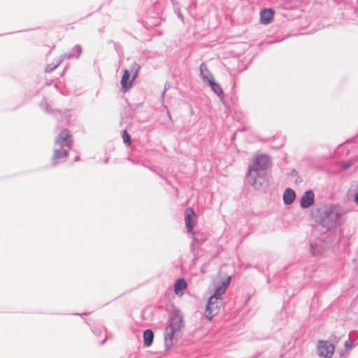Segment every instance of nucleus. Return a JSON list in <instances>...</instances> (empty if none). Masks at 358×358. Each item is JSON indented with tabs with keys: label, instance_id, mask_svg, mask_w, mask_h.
Masks as SVG:
<instances>
[{
	"label": "nucleus",
	"instance_id": "nucleus-44",
	"mask_svg": "<svg viewBox=\"0 0 358 358\" xmlns=\"http://www.w3.org/2000/svg\"><path fill=\"white\" fill-rule=\"evenodd\" d=\"M73 315H80V314L78 313H73Z\"/></svg>",
	"mask_w": 358,
	"mask_h": 358
},
{
	"label": "nucleus",
	"instance_id": "nucleus-7",
	"mask_svg": "<svg viewBox=\"0 0 358 358\" xmlns=\"http://www.w3.org/2000/svg\"><path fill=\"white\" fill-rule=\"evenodd\" d=\"M327 248V243L322 238H316L310 243V252L313 257L320 256Z\"/></svg>",
	"mask_w": 358,
	"mask_h": 358
},
{
	"label": "nucleus",
	"instance_id": "nucleus-30",
	"mask_svg": "<svg viewBox=\"0 0 358 358\" xmlns=\"http://www.w3.org/2000/svg\"><path fill=\"white\" fill-rule=\"evenodd\" d=\"M150 169L152 171L155 172L157 174H158L161 178H162V176H164L163 175V170L162 169H159V168H155V167H152V168H150Z\"/></svg>",
	"mask_w": 358,
	"mask_h": 358
},
{
	"label": "nucleus",
	"instance_id": "nucleus-41",
	"mask_svg": "<svg viewBox=\"0 0 358 358\" xmlns=\"http://www.w3.org/2000/svg\"><path fill=\"white\" fill-rule=\"evenodd\" d=\"M108 160H109V158L107 157L105 160H104V163L105 164H107L108 162Z\"/></svg>",
	"mask_w": 358,
	"mask_h": 358
},
{
	"label": "nucleus",
	"instance_id": "nucleus-38",
	"mask_svg": "<svg viewBox=\"0 0 358 358\" xmlns=\"http://www.w3.org/2000/svg\"><path fill=\"white\" fill-rule=\"evenodd\" d=\"M79 160H80V157L78 155V156H76V157H75L74 161H75V162H78V161H79Z\"/></svg>",
	"mask_w": 358,
	"mask_h": 358
},
{
	"label": "nucleus",
	"instance_id": "nucleus-18",
	"mask_svg": "<svg viewBox=\"0 0 358 358\" xmlns=\"http://www.w3.org/2000/svg\"><path fill=\"white\" fill-rule=\"evenodd\" d=\"M209 86L211 90L220 98L224 97V92L221 87V85L215 80V78L210 80L209 83L206 84Z\"/></svg>",
	"mask_w": 358,
	"mask_h": 358
},
{
	"label": "nucleus",
	"instance_id": "nucleus-37",
	"mask_svg": "<svg viewBox=\"0 0 358 358\" xmlns=\"http://www.w3.org/2000/svg\"><path fill=\"white\" fill-rule=\"evenodd\" d=\"M354 201L358 205V192L355 194Z\"/></svg>",
	"mask_w": 358,
	"mask_h": 358
},
{
	"label": "nucleus",
	"instance_id": "nucleus-25",
	"mask_svg": "<svg viewBox=\"0 0 358 358\" xmlns=\"http://www.w3.org/2000/svg\"><path fill=\"white\" fill-rule=\"evenodd\" d=\"M114 48L120 57L123 55V48L120 43H114Z\"/></svg>",
	"mask_w": 358,
	"mask_h": 358
},
{
	"label": "nucleus",
	"instance_id": "nucleus-46",
	"mask_svg": "<svg viewBox=\"0 0 358 358\" xmlns=\"http://www.w3.org/2000/svg\"><path fill=\"white\" fill-rule=\"evenodd\" d=\"M357 3H358V0H357Z\"/></svg>",
	"mask_w": 358,
	"mask_h": 358
},
{
	"label": "nucleus",
	"instance_id": "nucleus-33",
	"mask_svg": "<svg viewBox=\"0 0 358 358\" xmlns=\"http://www.w3.org/2000/svg\"><path fill=\"white\" fill-rule=\"evenodd\" d=\"M139 71L140 70H135L134 71H131V73H132L131 80H134L137 78V77L138 76Z\"/></svg>",
	"mask_w": 358,
	"mask_h": 358
},
{
	"label": "nucleus",
	"instance_id": "nucleus-32",
	"mask_svg": "<svg viewBox=\"0 0 358 358\" xmlns=\"http://www.w3.org/2000/svg\"><path fill=\"white\" fill-rule=\"evenodd\" d=\"M92 331H93V333L96 335V336H99L101 334V329H99L97 327H93L92 328Z\"/></svg>",
	"mask_w": 358,
	"mask_h": 358
},
{
	"label": "nucleus",
	"instance_id": "nucleus-2",
	"mask_svg": "<svg viewBox=\"0 0 358 358\" xmlns=\"http://www.w3.org/2000/svg\"><path fill=\"white\" fill-rule=\"evenodd\" d=\"M345 210L339 204H331L317 208L313 217L317 224L329 231L345 222Z\"/></svg>",
	"mask_w": 358,
	"mask_h": 358
},
{
	"label": "nucleus",
	"instance_id": "nucleus-6",
	"mask_svg": "<svg viewBox=\"0 0 358 358\" xmlns=\"http://www.w3.org/2000/svg\"><path fill=\"white\" fill-rule=\"evenodd\" d=\"M166 327H168V329H171L173 331H177L178 332H180L181 330L184 329L185 324L183 318L178 311L173 312L170 315L168 324Z\"/></svg>",
	"mask_w": 358,
	"mask_h": 358
},
{
	"label": "nucleus",
	"instance_id": "nucleus-43",
	"mask_svg": "<svg viewBox=\"0 0 358 358\" xmlns=\"http://www.w3.org/2000/svg\"><path fill=\"white\" fill-rule=\"evenodd\" d=\"M333 337L336 338V336H335V335H334V334H332V335H331V338H333Z\"/></svg>",
	"mask_w": 358,
	"mask_h": 358
},
{
	"label": "nucleus",
	"instance_id": "nucleus-39",
	"mask_svg": "<svg viewBox=\"0 0 358 358\" xmlns=\"http://www.w3.org/2000/svg\"><path fill=\"white\" fill-rule=\"evenodd\" d=\"M106 338L101 342V345H103L106 341Z\"/></svg>",
	"mask_w": 358,
	"mask_h": 358
},
{
	"label": "nucleus",
	"instance_id": "nucleus-1",
	"mask_svg": "<svg viewBox=\"0 0 358 358\" xmlns=\"http://www.w3.org/2000/svg\"><path fill=\"white\" fill-rule=\"evenodd\" d=\"M271 159L266 154L257 155L249 164L245 177V182L255 189L265 191L268 187Z\"/></svg>",
	"mask_w": 358,
	"mask_h": 358
},
{
	"label": "nucleus",
	"instance_id": "nucleus-15",
	"mask_svg": "<svg viewBox=\"0 0 358 358\" xmlns=\"http://www.w3.org/2000/svg\"><path fill=\"white\" fill-rule=\"evenodd\" d=\"M123 74L121 78V85L124 92H127L131 87V83L133 80H130L131 73L129 69H123Z\"/></svg>",
	"mask_w": 358,
	"mask_h": 358
},
{
	"label": "nucleus",
	"instance_id": "nucleus-36",
	"mask_svg": "<svg viewBox=\"0 0 358 358\" xmlns=\"http://www.w3.org/2000/svg\"><path fill=\"white\" fill-rule=\"evenodd\" d=\"M162 178L164 179L165 180V182H166V184L169 185H171V181L166 177V176H162Z\"/></svg>",
	"mask_w": 358,
	"mask_h": 358
},
{
	"label": "nucleus",
	"instance_id": "nucleus-42",
	"mask_svg": "<svg viewBox=\"0 0 358 358\" xmlns=\"http://www.w3.org/2000/svg\"><path fill=\"white\" fill-rule=\"evenodd\" d=\"M167 114H168V115H169V118L171 119V114H170V113H169V111H167Z\"/></svg>",
	"mask_w": 358,
	"mask_h": 358
},
{
	"label": "nucleus",
	"instance_id": "nucleus-31",
	"mask_svg": "<svg viewBox=\"0 0 358 358\" xmlns=\"http://www.w3.org/2000/svg\"><path fill=\"white\" fill-rule=\"evenodd\" d=\"M141 66L136 63V62H134L131 66V70H130V73L131 71H134L135 70H140L141 69Z\"/></svg>",
	"mask_w": 358,
	"mask_h": 358
},
{
	"label": "nucleus",
	"instance_id": "nucleus-12",
	"mask_svg": "<svg viewBox=\"0 0 358 358\" xmlns=\"http://www.w3.org/2000/svg\"><path fill=\"white\" fill-rule=\"evenodd\" d=\"M259 15H260V22L262 24H268L272 22V20L274 17L275 11L273 8H264L261 10Z\"/></svg>",
	"mask_w": 358,
	"mask_h": 358
},
{
	"label": "nucleus",
	"instance_id": "nucleus-35",
	"mask_svg": "<svg viewBox=\"0 0 358 358\" xmlns=\"http://www.w3.org/2000/svg\"><path fill=\"white\" fill-rule=\"evenodd\" d=\"M259 272H264V268L263 266H259V265H256L255 266Z\"/></svg>",
	"mask_w": 358,
	"mask_h": 358
},
{
	"label": "nucleus",
	"instance_id": "nucleus-11",
	"mask_svg": "<svg viewBox=\"0 0 358 358\" xmlns=\"http://www.w3.org/2000/svg\"><path fill=\"white\" fill-rule=\"evenodd\" d=\"M315 202V194L312 189L304 192L300 200V206L303 208H308Z\"/></svg>",
	"mask_w": 358,
	"mask_h": 358
},
{
	"label": "nucleus",
	"instance_id": "nucleus-23",
	"mask_svg": "<svg viewBox=\"0 0 358 358\" xmlns=\"http://www.w3.org/2000/svg\"><path fill=\"white\" fill-rule=\"evenodd\" d=\"M122 138L123 142L126 145H130V143H131V136L127 132V131L126 129H124V130L122 131Z\"/></svg>",
	"mask_w": 358,
	"mask_h": 358
},
{
	"label": "nucleus",
	"instance_id": "nucleus-19",
	"mask_svg": "<svg viewBox=\"0 0 358 358\" xmlns=\"http://www.w3.org/2000/svg\"><path fill=\"white\" fill-rule=\"evenodd\" d=\"M213 301V299H208L206 306L205 316L208 320H211V319L218 313L217 310L213 309L214 304Z\"/></svg>",
	"mask_w": 358,
	"mask_h": 358
},
{
	"label": "nucleus",
	"instance_id": "nucleus-16",
	"mask_svg": "<svg viewBox=\"0 0 358 358\" xmlns=\"http://www.w3.org/2000/svg\"><path fill=\"white\" fill-rule=\"evenodd\" d=\"M296 192L292 188H287L283 193L282 199L285 205L292 204L296 199Z\"/></svg>",
	"mask_w": 358,
	"mask_h": 358
},
{
	"label": "nucleus",
	"instance_id": "nucleus-26",
	"mask_svg": "<svg viewBox=\"0 0 358 358\" xmlns=\"http://www.w3.org/2000/svg\"><path fill=\"white\" fill-rule=\"evenodd\" d=\"M353 164V162L352 160H349V161H347V162H345L343 163H342L341 167L343 170H347L348 169H349L350 167H351Z\"/></svg>",
	"mask_w": 358,
	"mask_h": 358
},
{
	"label": "nucleus",
	"instance_id": "nucleus-29",
	"mask_svg": "<svg viewBox=\"0 0 358 358\" xmlns=\"http://www.w3.org/2000/svg\"><path fill=\"white\" fill-rule=\"evenodd\" d=\"M353 347V341L349 338L345 342V348L346 350H350Z\"/></svg>",
	"mask_w": 358,
	"mask_h": 358
},
{
	"label": "nucleus",
	"instance_id": "nucleus-8",
	"mask_svg": "<svg viewBox=\"0 0 358 358\" xmlns=\"http://www.w3.org/2000/svg\"><path fill=\"white\" fill-rule=\"evenodd\" d=\"M196 221V215L192 208H187L185 210V222L188 233L192 236L196 234L194 231V226Z\"/></svg>",
	"mask_w": 358,
	"mask_h": 358
},
{
	"label": "nucleus",
	"instance_id": "nucleus-24",
	"mask_svg": "<svg viewBox=\"0 0 358 358\" xmlns=\"http://www.w3.org/2000/svg\"><path fill=\"white\" fill-rule=\"evenodd\" d=\"M171 1H172V3H173V7L174 12L177 14L178 17L180 20H183V15H182V13L180 11V8L178 6V3L175 2L173 0Z\"/></svg>",
	"mask_w": 358,
	"mask_h": 358
},
{
	"label": "nucleus",
	"instance_id": "nucleus-28",
	"mask_svg": "<svg viewBox=\"0 0 358 358\" xmlns=\"http://www.w3.org/2000/svg\"><path fill=\"white\" fill-rule=\"evenodd\" d=\"M170 88H171L170 83L166 82L165 84H164V90L162 91V94H161V99H164V96H165V94H166V91L168 90H169Z\"/></svg>",
	"mask_w": 358,
	"mask_h": 358
},
{
	"label": "nucleus",
	"instance_id": "nucleus-27",
	"mask_svg": "<svg viewBox=\"0 0 358 358\" xmlns=\"http://www.w3.org/2000/svg\"><path fill=\"white\" fill-rule=\"evenodd\" d=\"M213 302L214 304L213 309H215V310H217L219 307H220L222 304V298H219V299L213 300Z\"/></svg>",
	"mask_w": 358,
	"mask_h": 358
},
{
	"label": "nucleus",
	"instance_id": "nucleus-20",
	"mask_svg": "<svg viewBox=\"0 0 358 358\" xmlns=\"http://www.w3.org/2000/svg\"><path fill=\"white\" fill-rule=\"evenodd\" d=\"M143 345L145 347H150L154 340V332L152 329H145L143 333Z\"/></svg>",
	"mask_w": 358,
	"mask_h": 358
},
{
	"label": "nucleus",
	"instance_id": "nucleus-34",
	"mask_svg": "<svg viewBox=\"0 0 358 358\" xmlns=\"http://www.w3.org/2000/svg\"><path fill=\"white\" fill-rule=\"evenodd\" d=\"M199 243V240L198 238L195 236V234L193 236V239H192V245H194V244H198Z\"/></svg>",
	"mask_w": 358,
	"mask_h": 358
},
{
	"label": "nucleus",
	"instance_id": "nucleus-40",
	"mask_svg": "<svg viewBox=\"0 0 358 358\" xmlns=\"http://www.w3.org/2000/svg\"><path fill=\"white\" fill-rule=\"evenodd\" d=\"M343 355H344V352H343H343H340V355H339V357H342Z\"/></svg>",
	"mask_w": 358,
	"mask_h": 358
},
{
	"label": "nucleus",
	"instance_id": "nucleus-22",
	"mask_svg": "<svg viewBox=\"0 0 358 358\" xmlns=\"http://www.w3.org/2000/svg\"><path fill=\"white\" fill-rule=\"evenodd\" d=\"M62 57L60 56L59 58L57 59L56 63H51L46 66L45 67V72L47 73H51L52 72L59 64L63 62Z\"/></svg>",
	"mask_w": 358,
	"mask_h": 358
},
{
	"label": "nucleus",
	"instance_id": "nucleus-45",
	"mask_svg": "<svg viewBox=\"0 0 358 358\" xmlns=\"http://www.w3.org/2000/svg\"><path fill=\"white\" fill-rule=\"evenodd\" d=\"M81 315H87V313H83Z\"/></svg>",
	"mask_w": 358,
	"mask_h": 358
},
{
	"label": "nucleus",
	"instance_id": "nucleus-21",
	"mask_svg": "<svg viewBox=\"0 0 358 358\" xmlns=\"http://www.w3.org/2000/svg\"><path fill=\"white\" fill-rule=\"evenodd\" d=\"M161 23V20L157 17L147 16L145 20L144 26L147 29H151L154 27L158 26Z\"/></svg>",
	"mask_w": 358,
	"mask_h": 358
},
{
	"label": "nucleus",
	"instance_id": "nucleus-3",
	"mask_svg": "<svg viewBox=\"0 0 358 358\" xmlns=\"http://www.w3.org/2000/svg\"><path fill=\"white\" fill-rule=\"evenodd\" d=\"M72 136L67 129H62L55 138L54 152L51 159L52 166H56L62 162L69 152V149L72 146Z\"/></svg>",
	"mask_w": 358,
	"mask_h": 358
},
{
	"label": "nucleus",
	"instance_id": "nucleus-14",
	"mask_svg": "<svg viewBox=\"0 0 358 358\" xmlns=\"http://www.w3.org/2000/svg\"><path fill=\"white\" fill-rule=\"evenodd\" d=\"M83 52V48L80 45H76L69 52L62 54L61 57L63 60L72 58L78 59Z\"/></svg>",
	"mask_w": 358,
	"mask_h": 358
},
{
	"label": "nucleus",
	"instance_id": "nucleus-13",
	"mask_svg": "<svg viewBox=\"0 0 358 358\" xmlns=\"http://www.w3.org/2000/svg\"><path fill=\"white\" fill-rule=\"evenodd\" d=\"M199 76L205 84H207L210 80L214 79L213 75L211 73L205 62H202L200 64Z\"/></svg>",
	"mask_w": 358,
	"mask_h": 358
},
{
	"label": "nucleus",
	"instance_id": "nucleus-10",
	"mask_svg": "<svg viewBox=\"0 0 358 358\" xmlns=\"http://www.w3.org/2000/svg\"><path fill=\"white\" fill-rule=\"evenodd\" d=\"M231 276L227 277L225 280L218 282L215 285V290L213 294L209 297V299H213V300L219 299L221 298V296L226 292L228 286L231 282Z\"/></svg>",
	"mask_w": 358,
	"mask_h": 358
},
{
	"label": "nucleus",
	"instance_id": "nucleus-17",
	"mask_svg": "<svg viewBox=\"0 0 358 358\" xmlns=\"http://www.w3.org/2000/svg\"><path fill=\"white\" fill-rule=\"evenodd\" d=\"M187 283L183 278L177 279L174 283V292L176 295H182L187 289Z\"/></svg>",
	"mask_w": 358,
	"mask_h": 358
},
{
	"label": "nucleus",
	"instance_id": "nucleus-4",
	"mask_svg": "<svg viewBox=\"0 0 358 358\" xmlns=\"http://www.w3.org/2000/svg\"><path fill=\"white\" fill-rule=\"evenodd\" d=\"M39 107L45 113L50 114L55 117H56L59 122H69V110H61L57 109H51L49 106V103L47 102L45 98H43L42 101L39 103Z\"/></svg>",
	"mask_w": 358,
	"mask_h": 358
},
{
	"label": "nucleus",
	"instance_id": "nucleus-5",
	"mask_svg": "<svg viewBox=\"0 0 358 358\" xmlns=\"http://www.w3.org/2000/svg\"><path fill=\"white\" fill-rule=\"evenodd\" d=\"M317 352L320 357L330 358L335 352V345L327 340H319L317 343Z\"/></svg>",
	"mask_w": 358,
	"mask_h": 358
},
{
	"label": "nucleus",
	"instance_id": "nucleus-9",
	"mask_svg": "<svg viewBox=\"0 0 358 358\" xmlns=\"http://www.w3.org/2000/svg\"><path fill=\"white\" fill-rule=\"evenodd\" d=\"M180 336V332L173 331L168 327H165L164 337V346L166 350L171 349L173 344L177 342L178 337Z\"/></svg>",
	"mask_w": 358,
	"mask_h": 358
}]
</instances>
